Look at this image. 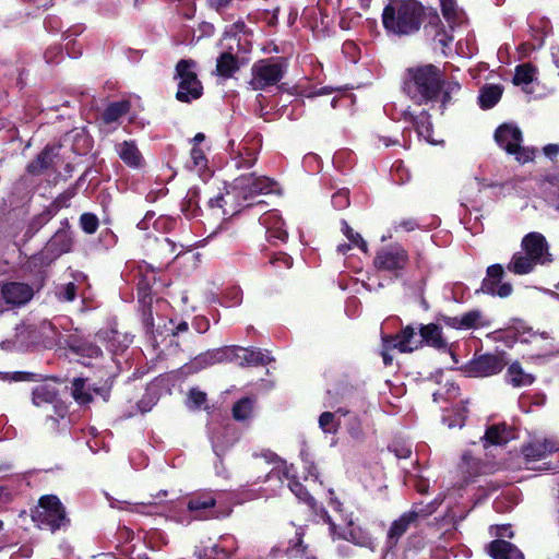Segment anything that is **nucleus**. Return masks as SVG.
I'll return each instance as SVG.
<instances>
[{
  "label": "nucleus",
  "mask_w": 559,
  "mask_h": 559,
  "mask_svg": "<svg viewBox=\"0 0 559 559\" xmlns=\"http://www.w3.org/2000/svg\"><path fill=\"white\" fill-rule=\"evenodd\" d=\"M425 20L426 10L416 0H392L382 13L384 28L400 36L418 32Z\"/></svg>",
  "instance_id": "f257e3e1"
},
{
  "label": "nucleus",
  "mask_w": 559,
  "mask_h": 559,
  "mask_svg": "<svg viewBox=\"0 0 559 559\" xmlns=\"http://www.w3.org/2000/svg\"><path fill=\"white\" fill-rule=\"evenodd\" d=\"M442 72L433 64H425L407 70L403 90L414 100L432 102L442 88Z\"/></svg>",
  "instance_id": "f03ea898"
},
{
  "label": "nucleus",
  "mask_w": 559,
  "mask_h": 559,
  "mask_svg": "<svg viewBox=\"0 0 559 559\" xmlns=\"http://www.w3.org/2000/svg\"><path fill=\"white\" fill-rule=\"evenodd\" d=\"M32 519L39 527H46L56 532L69 524L67 511L60 499L53 495L43 496L36 509L33 511Z\"/></svg>",
  "instance_id": "7ed1b4c3"
},
{
  "label": "nucleus",
  "mask_w": 559,
  "mask_h": 559,
  "mask_svg": "<svg viewBox=\"0 0 559 559\" xmlns=\"http://www.w3.org/2000/svg\"><path fill=\"white\" fill-rule=\"evenodd\" d=\"M197 62L191 59H181L176 66V79H179L176 98L181 103H190L199 99L203 93V86L194 71Z\"/></svg>",
  "instance_id": "20e7f679"
},
{
  "label": "nucleus",
  "mask_w": 559,
  "mask_h": 559,
  "mask_svg": "<svg viewBox=\"0 0 559 559\" xmlns=\"http://www.w3.org/2000/svg\"><path fill=\"white\" fill-rule=\"evenodd\" d=\"M251 72L249 85L252 90L260 91L277 84L284 75V67L281 61L263 59L252 66Z\"/></svg>",
  "instance_id": "39448f33"
},
{
  "label": "nucleus",
  "mask_w": 559,
  "mask_h": 559,
  "mask_svg": "<svg viewBox=\"0 0 559 559\" xmlns=\"http://www.w3.org/2000/svg\"><path fill=\"white\" fill-rule=\"evenodd\" d=\"M495 140L509 154L518 155V160L526 163L533 158V152L521 147L522 132L512 124H502L495 132Z\"/></svg>",
  "instance_id": "423d86ee"
},
{
  "label": "nucleus",
  "mask_w": 559,
  "mask_h": 559,
  "mask_svg": "<svg viewBox=\"0 0 559 559\" xmlns=\"http://www.w3.org/2000/svg\"><path fill=\"white\" fill-rule=\"evenodd\" d=\"M274 182L267 177L255 176L254 173L239 176L234 180L233 189L243 200H250L263 193L272 191Z\"/></svg>",
  "instance_id": "0eeeda50"
},
{
  "label": "nucleus",
  "mask_w": 559,
  "mask_h": 559,
  "mask_svg": "<svg viewBox=\"0 0 559 559\" xmlns=\"http://www.w3.org/2000/svg\"><path fill=\"white\" fill-rule=\"evenodd\" d=\"M408 262L407 252L400 247L380 250L374 258V266L381 271L396 272L403 270Z\"/></svg>",
  "instance_id": "6e6552de"
},
{
  "label": "nucleus",
  "mask_w": 559,
  "mask_h": 559,
  "mask_svg": "<svg viewBox=\"0 0 559 559\" xmlns=\"http://www.w3.org/2000/svg\"><path fill=\"white\" fill-rule=\"evenodd\" d=\"M0 287L4 295V302L11 307L25 305L34 295L33 288L25 283L9 282Z\"/></svg>",
  "instance_id": "1a4fd4ad"
},
{
  "label": "nucleus",
  "mask_w": 559,
  "mask_h": 559,
  "mask_svg": "<svg viewBox=\"0 0 559 559\" xmlns=\"http://www.w3.org/2000/svg\"><path fill=\"white\" fill-rule=\"evenodd\" d=\"M522 250L526 252L533 260L537 263H545L546 261H550L547 257L548 253V245L545 237L539 233H530L526 235L521 243Z\"/></svg>",
  "instance_id": "9d476101"
},
{
  "label": "nucleus",
  "mask_w": 559,
  "mask_h": 559,
  "mask_svg": "<svg viewBox=\"0 0 559 559\" xmlns=\"http://www.w3.org/2000/svg\"><path fill=\"white\" fill-rule=\"evenodd\" d=\"M420 340L416 344V348L424 345L433 347L439 350L448 349V342L442 335V329L436 323L421 324L419 328Z\"/></svg>",
  "instance_id": "9b49d317"
},
{
  "label": "nucleus",
  "mask_w": 559,
  "mask_h": 559,
  "mask_svg": "<svg viewBox=\"0 0 559 559\" xmlns=\"http://www.w3.org/2000/svg\"><path fill=\"white\" fill-rule=\"evenodd\" d=\"M234 354L235 349L229 347L207 350L193 359L191 368L199 370L223 361H234Z\"/></svg>",
  "instance_id": "f8f14e48"
},
{
  "label": "nucleus",
  "mask_w": 559,
  "mask_h": 559,
  "mask_svg": "<svg viewBox=\"0 0 559 559\" xmlns=\"http://www.w3.org/2000/svg\"><path fill=\"white\" fill-rule=\"evenodd\" d=\"M72 238L67 228H60L55 235L48 240L45 246V253L50 259H56L63 253H68L72 248Z\"/></svg>",
  "instance_id": "ddd939ff"
},
{
  "label": "nucleus",
  "mask_w": 559,
  "mask_h": 559,
  "mask_svg": "<svg viewBox=\"0 0 559 559\" xmlns=\"http://www.w3.org/2000/svg\"><path fill=\"white\" fill-rule=\"evenodd\" d=\"M558 449L557 443L552 440H534L522 448V453L526 462H534L546 457Z\"/></svg>",
  "instance_id": "4468645a"
},
{
  "label": "nucleus",
  "mask_w": 559,
  "mask_h": 559,
  "mask_svg": "<svg viewBox=\"0 0 559 559\" xmlns=\"http://www.w3.org/2000/svg\"><path fill=\"white\" fill-rule=\"evenodd\" d=\"M58 156L57 147L46 146L37 157L27 166V171L32 175H40L45 170L51 168Z\"/></svg>",
  "instance_id": "2eb2a0df"
},
{
  "label": "nucleus",
  "mask_w": 559,
  "mask_h": 559,
  "mask_svg": "<svg viewBox=\"0 0 559 559\" xmlns=\"http://www.w3.org/2000/svg\"><path fill=\"white\" fill-rule=\"evenodd\" d=\"M488 551L495 559H524L516 546L503 539L492 540L488 545Z\"/></svg>",
  "instance_id": "dca6fc26"
},
{
  "label": "nucleus",
  "mask_w": 559,
  "mask_h": 559,
  "mask_svg": "<svg viewBox=\"0 0 559 559\" xmlns=\"http://www.w3.org/2000/svg\"><path fill=\"white\" fill-rule=\"evenodd\" d=\"M503 367V360L496 355H484L473 362V370L483 377L498 373Z\"/></svg>",
  "instance_id": "f3484780"
},
{
  "label": "nucleus",
  "mask_w": 559,
  "mask_h": 559,
  "mask_svg": "<svg viewBox=\"0 0 559 559\" xmlns=\"http://www.w3.org/2000/svg\"><path fill=\"white\" fill-rule=\"evenodd\" d=\"M233 349H235V354L231 355L234 360L236 359H240V366H245V365H254V366H259V365H267L272 358H270L266 354L262 353L261 350H249V349H246V348H235V347H231Z\"/></svg>",
  "instance_id": "a211bd4d"
},
{
  "label": "nucleus",
  "mask_w": 559,
  "mask_h": 559,
  "mask_svg": "<svg viewBox=\"0 0 559 559\" xmlns=\"http://www.w3.org/2000/svg\"><path fill=\"white\" fill-rule=\"evenodd\" d=\"M119 157L130 167H141L143 158L133 141H124L117 145Z\"/></svg>",
  "instance_id": "6ab92c4d"
},
{
  "label": "nucleus",
  "mask_w": 559,
  "mask_h": 559,
  "mask_svg": "<svg viewBox=\"0 0 559 559\" xmlns=\"http://www.w3.org/2000/svg\"><path fill=\"white\" fill-rule=\"evenodd\" d=\"M264 224L266 225V234L267 240L272 243H275L277 240L285 242L288 238V233L284 228V222L272 214L264 218Z\"/></svg>",
  "instance_id": "aec40b11"
},
{
  "label": "nucleus",
  "mask_w": 559,
  "mask_h": 559,
  "mask_svg": "<svg viewBox=\"0 0 559 559\" xmlns=\"http://www.w3.org/2000/svg\"><path fill=\"white\" fill-rule=\"evenodd\" d=\"M418 515L419 513L413 510L404 513L399 520L394 521L388 533L389 542L395 544L408 530L409 524L417 520Z\"/></svg>",
  "instance_id": "412c9836"
},
{
  "label": "nucleus",
  "mask_w": 559,
  "mask_h": 559,
  "mask_svg": "<svg viewBox=\"0 0 559 559\" xmlns=\"http://www.w3.org/2000/svg\"><path fill=\"white\" fill-rule=\"evenodd\" d=\"M240 66L236 56L231 52H223L216 60L215 73L224 79H229L239 70Z\"/></svg>",
  "instance_id": "4be33fe9"
},
{
  "label": "nucleus",
  "mask_w": 559,
  "mask_h": 559,
  "mask_svg": "<svg viewBox=\"0 0 559 559\" xmlns=\"http://www.w3.org/2000/svg\"><path fill=\"white\" fill-rule=\"evenodd\" d=\"M537 262L522 250L513 254L507 267L509 271L522 275L532 272Z\"/></svg>",
  "instance_id": "5701e85b"
},
{
  "label": "nucleus",
  "mask_w": 559,
  "mask_h": 559,
  "mask_svg": "<svg viewBox=\"0 0 559 559\" xmlns=\"http://www.w3.org/2000/svg\"><path fill=\"white\" fill-rule=\"evenodd\" d=\"M215 504L216 500L214 497L210 495H202L191 498L188 502V509L192 512H205L210 510V513L205 515L206 518H218V513L212 511Z\"/></svg>",
  "instance_id": "b1692460"
},
{
  "label": "nucleus",
  "mask_w": 559,
  "mask_h": 559,
  "mask_svg": "<svg viewBox=\"0 0 559 559\" xmlns=\"http://www.w3.org/2000/svg\"><path fill=\"white\" fill-rule=\"evenodd\" d=\"M510 439V432L504 424L492 425L487 428L484 436L485 447L487 444L502 445L506 444Z\"/></svg>",
  "instance_id": "393cba45"
},
{
  "label": "nucleus",
  "mask_w": 559,
  "mask_h": 559,
  "mask_svg": "<svg viewBox=\"0 0 559 559\" xmlns=\"http://www.w3.org/2000/svg\"><path fill=\"white\" fill-rule=\"evenodd\" d=\"M504 271L500 264H492L487 269V278L483 281L481 290L495 295L496 286L501 282Z\"/></svg>",
  "instance_id": "a878e982"
},
{
  "label": "nucleus",
  "mask_w": 559,
  "mask_h": 559,
  "mask_svg": "<svg viewBox=\"0 0 559 559\" xmlns=\"http://www.w3.org/2000/svg\"><path fill=\"white\" fill-rule=\"evenodd\" d=\"M415 334L413 326L407 325L403 328L399 334L393 336L395 341L392 343V346L401 353H412L416 348V346H411Z\"/></svg>",
  "instance_id": "bb28decb"
},
{
  "label": "nucleus",
  "mask_w": 559,
  "mask_h": 559,
  "mask_svg": "<svg viewBox=\"0 0 559 559\" xmlns=\"http://www.w3.org/2000/svg\"><path fill=\"white\" fill-rule=\"evenodd\" d=\"M130 110L128 100L115 102L109 104L102 115V119L106 124L117 121L120 117Z\"/></svg>",
  "instance_id": "cd10ccee"
},
{
  "label": "nucleus",
  "mask_w": 559,
  "mask_h": 559,
  "mask_svg": "<svg viewBox=\"0 0 559 559\" xmlns=\"http://www.w3.org/2000/svg\"><path fill=\"white\" fill-rule=\"evenodd\" d=\"M69 347L75 354L86 357H98L102 355V349L97 345L83 340L72 338Z\"/></svg>",
  "instance_id": "c85d7f7f"
},
{
  "label": "nucleus",
  "mask_w": 559,
  "mask_h": 559,
  "mask_svg": "<svg viewBox=\"0 0 559 559\" xmlns=\"http://www.w3.org/2000/svg\"><path fill=\"white\" fill-rule=\"evenodd\" d=\"M404 118L409 120L416 128L417 133L424 136L427 141L431 138V124L428 121V115L423 112L420 117H415L409 111H404Z\"/></svg>",
  "instance_id": "c756f323"
},
{
  "label": "nucleus",
  "mask_w": 559,
  "mask_h": 559,
  "mask_svg": "<svg viewBox=\"0 0 559 559\" xmlns=\"http://www.w3.org/2000/svg\"><path fill=\"white\" fill-rule=\"evenodd\" d=\"M502 95V88L499 85H488L481 88L479 102L481 108L493 107Z\"/></svg>",
  "instance_id": "7c9ffc66"
},
{
  "label": "nucleus",
  "mask_w": 559,
  "mask_h": 559,
  "mask_svg": "<svg viewBox=\"0 0 559 559\" xmlns=\"http://www.w3.org/2000/svg\"><path fill=\"white\" fill-rule=\"evenodd\" d=\"M254 400L251 397H242L233 406L234 419L241 421L251 417L253 413Z\"/></svg>",
  "instance_id": "2f4dec72"
},
{
  "label": "nucleus",
  "mask_w": 559,
  "mask_h": 559,
  "mask_svg": "<svg viewBox=\"0 0 559 559\" xmlns=\"http://www.w3.org/2000/svg\"><path fill=\"white\" fill-rule=\"evenodd\" d=\"M510 382L514 386H524L533 383L534 378L523 372L521 366L518 362L512 364L508 369Z\"/></svg>",
  "instance_id": "473e14b6"
},
{
  "label": "nucleus",
  "mask_w": 559,
  "mask_h": 559,
  "mask_svg": "<svg viewBox=\"0 0 559 559\" xmlns=\"http://www.w3.org/2000/svg\"><path fill=\"white\" fill-rule=\"evenodd\" d=\"M536 69L531 63H523L515 68L513 83L515 85L530 84L534 80Z\"/></svg>",
  "instance_id": "72a5a7b5"
},
{
  "label": "nucleus",
  "mask_w": 559,
  "mask_h": 559,
  "mask_svg": "<svg viewBox=\"0 0 559 559\" xmlns=\"http://www.w3.org/2000/svg\"><path fill=\"white\" fill-rule=\"evenodd\" d=\"M57 397V392L47 385H38L33 391V402L40 406L46 403H53Z\"/></svg>",
  "instance_id": "f704fd0d"
},
{
  "label": "nucleus",
  "mask_w": 559,
  "mask_h": 559,
  "mask_svg": "<svg viewBox=\"0 0 559 559\" xmlns=\"http://www.w3.org/2000/svg\"><path fill=\"white\" fill-rule=\"evenodd\" d=\"M72 395L80 404H87L92 401V395L85 391V381L76 378L72 382Z\"/></svg>",
  "instance_id": "c9c22d12"
},
{
  "label": "nucleus",
  "mask_w": 559,
  "mask_h": 559,
  "mask_svg": "<svg viewBox=\"0 0 559 559\" xmlns=\"http://www.w3.org/2000/svg\"><path fill=\"white\" fill-rule=\"evenodd\" d=\"M319 426L326 433H335L340 423L336 420L334 413L324 412L319 417Z\"/></svg>",
  "instance_id": "e433bc0d"
},
{
  "label": "nucleus",
  "mask_w": 559,
  "mask_h": 559,
  "mask_svg": "<svg viewBox=\"0 0 559 559\" xmlns=\"http://www.w3.org/2000/svg\"><path fill=\"white\" fill-rule=\"evenodd\" d=\"M465 477H471L479 473L478 462L468 453H464L459 465Z\"/></svg>",
  "instance_id": "4c0bfd02"
},
{
  "label": "nucleus",
  "mask_w": 559,
  "mask_h": 559,
  "mask_svg": "<svg viewBox=\"0 0 559 559\" xmlns=\"http://www.w3.org/2000/svg\"><path fill=\"white\" fill-rule=\"evenodd\" d=\"M290 490L302 501L307 502L310 507L314 508L316 500L306 488L297 480H292L289 483Z\"/></svg>",
  "instance_id": "58836bf2"
},
{
  "label": "nucleus",
  "mask_w": 559,
  "mask_h": 559,
  "mask_svg": "<svg viewBox=\"0 0 559 559\" xmlns=\"http://www.w3.org/2000/svg\"><path fill=\"white\" fill-rule=\"evenodd\" d=\"M343 231L353 245L357 246L364 252H367V242L364 240L360 234L354 233V230L349 227V225L346 222H343Z\"/></svg>",
  "instance_id": "ea45409f"
},
{
  "label": "nucleus",
  "mask_w": 559,
  "mask_h": 559,
  "mask_svg": "<svg viewBox=\"0 0 559 559\" xmlns=\"http://www.w3.org/2000/svg\"><path fill=\"white\" fill-rule=\"evenodd\" d=\"M461 86L459 83L456 82H445L443 79H442V88H441V92L442 93V99H441V103H442V107H444L447 104H449L452 99V94H456L459 93Z\"/></svg>",
  "instance_id": "a19ab883"
},
{
  "label": "nucleus",
  "mask_w": 559,
  "mask_h": 559,
  "mask_svg": "<svg viewBox=\"0 0 559 559\" xmlns=\"http://www.w3.org/2000/svg\"><path fill=\"white\" fill-rule=\"evenodd\" d=\"M307 546L302 544V539L299 536L294 546L288 549V555L290 559H316L313 556H308Z\"/></svg>",
  "instance_id": "79ce46f5"
},
{
  "label": "nucleus",
  "mask_w": 559,
  "mask_h": 559,
  "mask_svg": "<svg viewBox=\"0 0 559 559\" xmlns=\"http://www.w3.org/2000/svg\"><path fill=\"white\" fill-rule=\"evenodd\" d=\"M80 224L85 233L94 234L98 228V218L92 213H84L81 215Z\"/></svg>",
  "instance_id": "37998d69"
},
{
  "label": "nucleus",
  "mask_w": 559,
  "mask_h": 559,
  "mask_svg": "<svg viewBox=\"0 0 559 559\" xmlns=\"http://www.w3.org/2000/svg\"><path fill=\"white\" fill-rule=\"evenodd\" d=\"M394 341H395V337H393V335H384V336H382V352H381V356H382V359H383V364L385 366H390L392 364V361H393V357L390 354V350L394 349V347L392 346V343Z\"/></svg>",
  "instance_id": "c03bdc74"
},
{
  "label": "nucleus",
  "mask_w": 559,
  "mask_h": 559,
  "mask_svg": "<svg viewBox=\"0 0 559 559\" xmlns=\"http://www.w3.org/2000/svg\"><path fill=\"white\" fill-rule=\"evenodd\" d=\"M269 262H270V264L277 266L280 269L282 266L289 269L293 265V259L284 252L273 253L270 257Z\"/></svg>",
  "instance_id": "a18cd8bd"
},
{
  "label": "nucleus",
  "mask_w": 559,
  "mask_h": 559,
  "mask_svg": "<svg viewBox=\"0 0 559 559\" xmlns=\"http://www.w3.org/2000/svg\"><path fill=\"white\" fill-rule=\"evenodd\" d=\"M480 316L481 314L479 311H469L465 313L460 320V326L466 329L474 328L477 321L480 319Z\"/></svg>",
  "instance_id": "49530a36"
},
{
  "label": "nucleus",
  "mask_w": 559,
  "mask_h": 559,
  "mask_svg": "<svg viewBox=\"0 0 559 559\" xmlns=\"http://www.w3.org/2000/svg\"><path fill=\"white\" fill-rule=\"evenodd\" d=\"M332 202L338 210L345 209L349 205V198L347 191H338L333 194Z\"/></svg>",
  "instance_id": "de8ad7c7"
},
{
  "label": "nucleus",
  "mask_w": 559,
  "mask_h": 559,
  "mask_svg": "<svg viewBox=\"0 0 559 559\" xmlns=\"http://www.w3.org/2000/svg\"><path fill=\"white\" fill-rule=\"evenodd\" d=\"M191 160H192L193 167H195V168L204 167L205 162H206L204 152L199 147H193L191 150Z\"/></svg>",
  "instance_id": "09e8293b"
},
{
  "label": "nucleus",
  "mask_w": 559,
  "mask_h": 559,
  "mask_svg": "<svg viewBox=\"0 0 559 559\" xmlns=\"http://www.w3.org/2000/svg\"><path fill=\"white\" fill-rule=\"evenodd\" d=\"M189 399L195 407H200L206 402V393L193 388L189 392Z\"/></svg>",
  "instance_id": "8fccbe9b"
},
{
  "label": "nucleus",
  "mask_w": 559,
  "mask_h": 559,
  "mask_svg": "<svg viewBox=\"0 0 559 559\" xmlns=\"http://www.w3.org/2000/svg\"><path fill=\"white\" fill-rule=\"evenodd\" d=\"M76 287L73 283H69L63 287L62 297L63 299L71 301L75 297Z\"/></svg>",
  "instance_id": "3c124183"
},
{
  "label": "nucleus",
  "mask_w": 559,
  "mask_h": 559,
  "mask_svg": "<svg viewBox=\"0 0 559 559\" xmlns=\"http://www.w3.org/2000/svg\"><path fill=\"white\" fill-rule=\"evenodd\" d=\"M512 293V286L509 283L501 284L498 289H496L495 295L500 297H508Z\"/></svg>",
  "instance_id": "603ef678"
},
{
  "label": "nucleus",
  "mask_w": 559,
  "mask_h": 559,
  "mask_svg": "<svg viewBox=\"0 0 559 559\" xmlns=\"http://www.w3.org/2000/svg\"><path fill=\"white\" fill-rule=\"evenodd\" d=\"M544 154L547 157H555L559 154V145L558 144H548L544 147Z\"/></svg>",
  "instance_id": "864d4df0"
},
{
  "label": "nucleus",
  "mask_w": 559,
  "mask_h": 559,
  "mask_svg": "<svg viewBox=\"0 0 559 559\" xmlns=\"http://www.w3.org/2000/svg\"><path fill=\"white\" fill-rule=\"evenodd\" d=\"M73 195H74L73 191H67L59 195V198L57 199V203L60 206H67V201H69Z\"/></svg>",
  "instance_id": "5fc2aeb1"
},
{
  "label": "nucleus",
  "mask_w": 559,
  "mask_h": 559,
  "mask_svg": "<svg viewBox=\"0 0 559 559\" xmlns=\"http://www.w3.org/2000/svg\"><path fill=\"white\" fill-rule=\"evenodd\" d=\"M233 0H211V4L216 9V10H223L227 7H229V4L231 3Z\"/></svg>",
  "instance_id": "6e6d98bb"
},
{
  "label": "nucleus",
  "mask_w": 559,
  "mask_h": 559,
  "mask_svg": "<svg viewBox=\"0 0 559 559\" xmlns=\"http://www.w3.org/2000/svg\"><path fill=\"white\" fill-rule=\"evenodd\" d=\"M400 226L403 227L405 230L411 231L417 227V224L414 219L408 218V219L401 222Z\"/></svg>",
  "instance_id": "4d7b16f0"
},
{
  "label": "nucleus",
  "mask_w": 559,
  "mask_h": 559,
  "mask_svg": "<svg viewBox=\"0 0 559 559\" xmlns=\"http://www.w3.org/2000/svg\"><path fill=\"white\" fill-rule=\"evenodd\" d=\"M441 5H442V12L445 16H449L451 15L453 12H454V3H450L449 1H441Z\"/></svg>",
  "instance_id": "13d9d810"
},
{
  "label": "nucleus",
  "mask_w": 559,
  "mask_h": 559,
  "mask_svg": "<svg viewBox=\"0 0 559 559\" xmlns=\"http://www.w3.org/2000/svg\"><path fill=\"white\" fill-rule=\"evenodd\" d=\"M355 543L367 548L373 547V542L371 537L368 536H365L364 538H361V540H355Z\"/></svg>",
  "instance_id": "bf43d9fd"
},
{
  "label": "nucleus",
  "mask_w": 559,
  "mask_h": 559,
  "mask_svg": "<svg viewBox=\"0 0 559 559\" xmlns=\"http://www.w3.org/2000/svg\"><path fill=\"white\" fill-rule=\"evenodd\" d=\"M460 320L461 319H457V318H447L445 319V322L447 324L453 326V328H461L460 326Z\"/></svg>",
  "instance_id": "052dcab7"
},
{
  "label": "nucleus",
  "mask_w": 559,
  "mask_h": 559,
  "mask_svg": "<svg viewBox=\"0 0 559 559\" xmlns=\"http://www.w3.org/2000/svg\"><path fill=\"white\" fill-rule=\"evenodd\" d=\"M188 330V323L187 322H181L177 325L176 328V331L174 334H177L178 332H185Z\"/></svg>",
  "instance_id": "680f3d73"
},
{
  "label": "nucleus",
  "mask_w": 559,
  "mask_h": 559,
  "mask_svg": "<svg viewBox=\"0 0 559 559\" xmlns=\"http://www.w3.org/2000/svg\"><path fill=\"white\" fill-rule=\"evenodd\" d=\"M350 249V245H347V243H344V245H340L337 247V251L342 254H345L348 250Z\"/></svg>",
  "instance_id": "e2e57ef3"
},
{
  "label": "nucleus",
  "mask_w": 559,
  "mask_h": 559,
  "mask_svg": "<svg viewBox=\"0 0 559 559\" xmlns=\"http://www.w3.org/2000/svg\"><path fill=\"white\" fill-rule=\"evenodd\" d=\"M205 139L204 134L203 133H198L195 134V136L193 138V141L195 142V144H199L201 142H203Z\"/></svg>",
  "instance_id": "0e129e2a"
},
{
  "label": "nucleus",
  "mask_w": 559,
  "mask_h": 559,
  "mask_svg": "<svg viewBox=\"0 0 559 559\" xmlns=\"http://www.w3.org/2000/svg\"><path fill=\"white\" fill-rule=\"evenodd\" d=\"M107 332L106 331H99L97 334H96V337H98L99 340H104L105 336H106Z\"/></svg>",
  "instance_id": "69168bd1"
},
{
  "label": "nucleus",
  "mask_w": 559,
  "mask_h": 559,
  "mask_svg": "<svg viewBox=\"0 0 559 559\" xmlns=\"http://www.w3.org/2000/svg\"><path fill=\"white\" fill-rule=\"evenodd\" d=\"M224 201V198L223 197H218L215 199V202H216V205L217 206H222L221 202Z\"/></svg>",
  "instance_id": "338daca9"
},
{
  "label": "nucleus",
  "mask_w": 559,
  "mask_h": 559,
  "mask_svg": "<svg viewBox=\"0 0 559 559\" xmlns=\"http://www.w3.org/2000/svg\"><path fill=\"white\" fill-rule=\"evenodd\" d=\"M336 413H341V414H343V415H345V414H346V412H344L342 408L337 409V412H336Z\"/></svg>",
  "instance_id": "774afa93"
}]
</instances>
